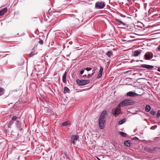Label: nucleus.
Listing matches in <instances>:
<instances>
[{
	"instance_id": "f257e3e1",
	"label": "nucleus",
	"mask_w": 160,
	"mask_h": 160,
	"mask_svg": "<svg viewBox=\"0 0 160 160\" xmlns=\"http://www.w3.org/2000/svg\"><path fill=\"white\" fill-rule=\"evenodd\" d=\"M134 102L132 100L125 99L124 100L120 103V105L121 107H123L126 106L132 105Z\"/></svg>"
},
{
	"instance_id": "f03ea898",
	"label": "nucleus",
	"mask_w": 160,
	"mask_h": 160,
	"mask_svg": "<svg viewBox=\"0 0 160 160\" xmlns=\"http://www.w3.org/2000/svg\"><path fill=\"white\" fill-rule=\"evenodd\" d=\"M77 83L79 86H83L88 84L90 82L89 80H80L77 79L76 80Z\"/></svg>"
},
{
	"instance_id": "7ed1b4c3",
	"label": "nucleus",
	"mask_w": 160,
	"mask_h": 160,
	"mask_svg": "<svg viewBox=\"0 0 160 160\" xmlns=\"http://www.w3.org/2000/svg\"><path fill=\"white\" fill-rule=\"evenodd\" d=\"M105 120L104 119H101L99 118L98 121V124L99 128L101 129H103L105 127L104 123Z\"/></svg>"
},
{
	"instance_id": "20e7f679",
	"label": "nucleus",
	"mask_w": 160,
	"mask_h": 160,
	"mask_svg": "<svg viewBox=\"0 0 160 160\" xmlns=\"http://www.w3.org/2000/svg\"><path fill=\"white\" fill-rule=\"evenodd\" d=\"M105 6V3L103 2H97L96 3L95 6L98 9H102Z\"/></svg>"
},
{
	"instance_id": "39448f33",
	"label": "nucleus",
	"mask_w": 160,
	"mask_h": 160,
	"mask_svg": "<svg viewBox=\"0 0 160 160\" xmlns=\"http://www.w3.org/2000/svg\"><path fill=\"white\" fill-rule=\"evenodd\" d=\"M137 67L146 68L149 70H152L154 68V66H152L145 64H141L140 66H137Z\"/></svg>"
},
{
	"instance_id": "423d86ee",
	"label": "nucleus",
	"mask_w": 160,
	"mask_h": 160,
	"mask_svg": "<svg viewBox=\"0 0 160 160\" xmlns=\"http://www.w3.org/2000/svg\"><path fill=\"white\" fill-rule=\"evenodd\" d=\"M79 137L78 135H72L70 140L71 144H75V141H76L79 139Z\"/></svg>"
},
{
	"instance_id": "0eeeda50",
	"label": "nucleus",
	"mask_w": 160,
	"mask_h": 160,
	"mask_svg": "<svg viewBox=\"0 0 160 160\" xmlns=\"http://www.w3.org/2000/svg\"><path fill=\"white\" fill-rule=\"evenodd\" d=\"M138 95V94L135 93L133 92L130 91L127 93V96L128 97L130 96L131 97H134Z\"/></svg>"
},
{
	"instance_id": "6e6552de",
	"label": "nucleus",
	"mask_w": 160,
	"mask_h": 160,
	"mask_svg": "<svg viewBox=\"0 0 160 160\" xmlns=\"http://www.w3.org/2000/svg\"><path fill=\"white\" fill-rule=\"evenodd\" d=\"M115 21L117 23L118 25H120L121 27H124L125 26V23H123L120 19L115 18Z\"/></svg>"
},
{
	"instance_id": "1a4fd4ad",
	"label": "nucleus",
	"mask_w": 160,
	"mask_h": 160,
	"mask_svg": "<svg viewBox=\"0 0 160 160\" xmlns=\"http://www.w3.org/2000/svg\"><path fill=\"white\" fill-rule=\"evenodd\" d=\"M7 11V8H6L0 10V16L4 15Z\"/></svg>"
},
{
	"instance_id": "9d476101",
	"label": "nucleus",
	"mask_w": 160,
	"mask_h": 160,
	"mask_svg": "<svg viewBox=\"0 0 160 160\" xmlns=\"http://www.w3.org/2000/svg\"><path fill=\"white\" fill-rule=\"evenodd\" d=\"M107 112L106 111H103L101 113L99 118L105 119V116Z\"/></svg>"
},
{
	"instance_id": "9b49d317",
	"label": "nucleus",
	"mask_w": 160,
	"mask_h": 160,
	"mask_svg": "<svg viewBox=\"0 0 160 160\" xmlns=\"http://www.w3.org/2000/svg\"><path fill=\"white\" fill-rule=\"evenodd\" d=\"M124 144L125 146L129 147L131 145V141L130 140H126L124 142Z\"/></svg>"
},
{
	"instance_id": "f8f14e48",
	"label": "nucleus",
	"mask_w": 160,
	"mask_h": 160,
	"mask_svg": "<svg viewBox=\"0 0 160 160\" xmlns=\"http://www.w3.org/2000/svg\"><path fill=\"white\" fill-rule=\"evenodd\" d=\"M141 53V52L139 50H136L133 53V55L135 57H137L138 56V55L140 54Z\"/></svg>"
},
{
	"instance_id": "ddd939ff",
	"label": "nucleus",
	"mask_w": 160,
	"mask_h": 160,
	"mask_svg": "<svg viewBox=\"0 0 160 160\" xmlns=\"http://www.w3.org/2000/svg\"><path fill=\"white\" fill-rule=\"evenodd\" d=\"M70 90L69 89L66 87H65L64 88L63 92L64 94L67 93H69Z\"/></svg>"
},
{
	"instance_id": "4468645a",
	"label": "nucleus",
	"mask_w": 160,
	"mask_h": 160,
	"mask_svg": "<svg viewBox=\"0 0 160 160\" xmlns=\"http://www.w3.org/2000/svg\"><path fill=\"white\" fill-rule=\"evenodd\" d=\"M20 122H19V120H17V123L16 125L17 127L20 130H22V129L21 128V125L20 124Z\"/></svg>"
},
{
	"instance_id": "2eb2a0df",
	"label": "nucleus",
	"mask_w": 160,
	"mask_h": 160,
	"mask_svg": "<svg viewBox=\"0 0 160 160\" xmlns=\"http://www.w3.org/2000/svg\"><path fill=\"white\" fill-rule=\"evenodd\" d=\"M5 92V90L4 88L0 87V96L3 95Z\"/></svg>"
},
{
	"instance_id": "dca6fc26",
	"label": "nucleus",
	"mask_w": 160,
	"mask_h": 160,
	"mask_svg": "<svg viewBox=\"0 0 160 160\" xmlns=\"http://www.w3.org/2000/svg\"><path fill=\"white\" fill-rule=\"evenodd\" d=\"M144 58L146 60H149L151 59L150 56L149 55L146 53L144 55Z\"/></svg>"
},
{
	"instance_id": "f3484780",
	"label": "nucleus",
	"mask_w": 160,
	"mask_h": 160,
	"mask_svg": "<svg viewBox=\"0 0 160 160\" xmlns=\"http://www.w3.org/2000/svg\"><path fill=\"white\" fill-rule=\"evenodd\" d=\"M106 55L108 57H110L112 55V51H108L106 53Z\"/></svg>"
},
{
	"instance_id": "a211bd4d",
	"label": "nucleus",
	"mask_w": 160,
	"mask_h": 160,
	"mask_svg": "<svg viewBox=\"0 0 160 160\" xmlns=\"http://www.w3.org/2000/svg\"><path fill=\"white\" fill-rule=\"evenodd\" d=\"M66 74H67V72H65V73H64V75H63L62 76V82L64 83H65L66 82Z\"/></svg>"
},
{
	"instance_id": "6ab92c4d",
	"label": "nucleus",
	"mask_w": 160,
	"mask_h": 160,
	"mask_svg": "<svg viewBox=\"0 0 160 160\" xmlns=\"http://www.w3.org/2000/svg\"><path fill=\"white\" fill-rule=\"evenodd\" d=\"M121 107V105H120V103L118 104V105L117 107L116 108L115 112H120V108Z\"/></svg>"
},
{
	"instance_id": "aec40b11",
	"label": "nucleus",
	"mask_w": 160,
	"mask_h": 160,
	"mask_svg": "<svg viewBox=\"0 0 160 160\" xmlns=\"http://www.w3.org/2000/svg\"><path fill=\"white\" fill-rule=\"evenodd\" d=\"M151 109L150 106L149 105H147L145 107V110L147 112H149L150 111Z\"/></svg>"
},
{
	"instance_id": "412c9836",
	"label": "nucleus",
	"mask_w": 160,
	"mask_h": 160,
	"mask_svg": "<svg viewBox=\"0 0 160 160\" xmlns=\"http://www.w3.org/2000/svg\"><path fill=\"white\" fill-rule=\"evenodd\" d=\"M119 133L122 137H127V134L123 132H119Z\"/></svg>"
},
{
	"instance_id": "4be33fe9",
	"label": "nucleus",
	"mask_w": 160,
	"mask_h": 160,
	"mask_svg": "<svg viewBox=\"0 0 160 160\" xmlns=\"http://www.w3.org/2000/svg\"><path fill=\"white\" fill-rule=\"evenodd\" d=\"M64 155V157L65 158H66L67 159L66 160H67V159H68V160L70 159V156L67 152H65Z\"/></svg>"
},
{
	"instance_id": "5701e85b",
	"label": "nucleus",
	"mask_w": 160,
	"mask_h": 160,
	"mask_svg": "<svg viewBox=\"0 0 160 160\" xmlns=\"http://www.w3.org/2000/svg\"><path fill=\"white\" fill-rule=\"evenodd\" d=\"M144 149L145 151L149 152H151L152 151V149L149 148L145 147Z\"/></svg>"
},
{
	"instance_id": "b1692460",
	"label": "nucleus",
	"mask_w": 160,
	"mask_h": 160,
	"mask_svg": "<svg viewBox=\"0 0 160 160\" xmlns=\"http://www.w3.org/2000/svg\"><path fill=\"white\" fill-rule=\"evenodd\" d=\"M126 120L125 118H123L121 120H120L119 121L118 124H119L121 125L123 124L126 122Z\"/></svg>"
},
{
	"instance_id": "393cba45",
	"label": "nucleus",
	"mask_w": 160,
	"mask_h": 160,
	"mask_svg": "<svg viewBox=\"0 0 160 160\" xmlns=\"http://www.w3.org/2000/svg\"><path fill=\"white\" fill-rule=\"evenodd\" d=\"M35 49H36V48L34 47V48L33 50H32V51L31 52L30 54V56L31 57L33 56V55H34L35 54V53H34L35 52Z\"/></svg>"
},
{
	"instance_id": "a878e982",
	"label": "nucleus",
	"mask_w": 160,
	"mask_h": 160,
	"mask_svg": "<svg viewBox=\"0 0 160 160\" xmlns=\"http://www.w3.org/2000/svg\"><path fill=\"white\" fill-rule=\"evenodd\" d=\"M18 117H16V116H13L12 118V121H16L17 122V120H17Z\"/></svg>"
},
{
	"instance_id": "bb28decb",
	"label": "nucleus",
	"mask_w": 160,
	"mask_h": 160,
	"mask_svg": "<svg viewBox=\"0 0 160 160\" xmlns=\"http://www.w3.org/2000/svg\"><path fill=\"white\" fill-rule=\"evenodd\" d=\"M120 112H114L113 113V114L114 115L115 117H117L119 115V114L120 113Z\"/></svg>"
},
{
	"instance_id": "cd10ccee",
	"label": "nucleus",
	"mask_w": 160,
	"mask_h": 160,
	"mask_svg": "<svg viewBox=\"0 0 160 160\" xmlns=\"http://www.w3.org/2000/svg\"><path fill=\"white\" fill-rule=\"evenodd\" d=\"M103 71V68L101 67L100 66V69L98 73L100 74H102V72Z\"/></svg>"
},
{
	"instance_id": "c85d7f7f",
	"label": "nucleus",
	"mask_w": 160,
	"mask_h": 160,
	"mask_svg": "<svg viewBox=\"0 0 160 160\" xmlns=\"http://www.w3.org/2000/svg\"><path fill=\"white\" fill-rule=\"evenodd\" d=\"M62 126H66L68 124V122L67 121L65 122H62Z\"/></svg>"
},
{
	"instance_id": "c756f323",
	"label": "nucleus",
	"mask_w": 160,
	"mask_h": 160,
	"mask_svg": "<svg viewBox=\"0 0 160 160\" xmlns=\"http://www.w3.org/2000/svg\"><path fill=\"white\" fill-rule=\"evenodd\" d=\"M160 116V110H158V111L157 113L156 114V117L159 118Z\"/></svg>"
},
{
	"instance_id": "7c9ffc66",
	"label": "nucleus",
	"mask_w": 160,
	"mask_h": 160,
	"mask_svg": "<svg viewBox=\"0 0 160 160\" xmlns=\"http://www.w3.org/2000/svg\"><path fill=\"white\" fill-rule=\"evenodd\" d=\"M92 69V68H85L84 70H86V71H88L91 70Z\"/></svg>"
},
{
	"instance_id": "2f4dec72",
	"label": "nucleus",
	"mask_w": 160,
	"mask_h": 160,
	"mask_svg": "<svg viewBox=\"0 0 160 160\" xmlns=\"http://www.w3.org/2000/svg\"><path fill=\"white\" fill-rule=\"evenodd\" d=\"M150 113L152 115H154L155 114V112L152 110H151L150 112Z\"/></svg>"
},
{
	"instance_id": "473e14b6",
	"label": "nucleus",
	"mask_w": 160,
	"mask_h": 160,
	"mask_svg": "<svg viewBox=\"0 0 160 160\" xmlns=\"http://www.w3.org/2000/svg\"><path fill=\"white\" fill-rule=\"evenodd\" d=\"M85 70H82L80 71V74L79 75V76H80L82 75L83 73Z\"/></svg>"
},
{
	"instance_id": "72a5a7b5",
	"label": "nucleus",
	"mask_w": 160,
	"mask_h": 160,
	"mask_svg": "<svg viewBox=\"0 0 160 160\" xmlns=\"http://www.w3.org/2000/svg\"><path fill=\"white\" fill-rule=\"evenodd\" d=\"M102 74H100L98 73L97 77V78L98 79L100 78V77L102 76Z\"/></svg>"
},
{
	"instance_id": "f704fd0d",
	"label": "nucleus",
	"mask_w": 160,
	"mask_h": 160,
	"mask_svg": "<svg viewBox=\"0 0 160 160\" xmlns=\"http://www.w3.org/2000/svg\"><path fill=\"white\" fill-rule=\"evenodd\" d=\"M43 41L41 39L38 42V43L41 45L42 44H43Z\"/></svg>"
},
{
	"instance_id": "c9c22d12",
	"label": "nucleus",
	"mask_w": 160,
	"mask_h": 160,
	"mask_svg": "<svg viewBox=\"0 0 160 160\" xmlns=\"http://www.w3.org/2000/svg\"><path fill=\"white\" fill-rule=\"evenodd\" d=\"M87 76L86 75H82L81 76V78H87Z\"/></svg>"
},
{
	"instance_id": "e433bc0d",
	"label": "nucleus",
	"mask_w": 160,
	"mask_h": 160,
	"mask_svg": "<svg viewBox=\"0 0 160 160\" xmlns=\"http://www.w3.org/2000/svg\"><path fill=\"white\" fill-rule=\"evenodd\" d=\"M92 73L91 74V75L92 76H93L95 72V70H93L92 71Z\"/></svg>"
},
{
	"instance_id": "4c0bfd02",
	"label": "nucleus",
	"mask_w": 160,
	"mask_h": 160,
	"mask_svg": "<svg viewBox=\"0 0 160 160\" xmlns=\"http://www.w3.org/2000/svg\"><path fill=\"white\" fill-rule=\"evenodd\" d=\"M92 76L91 75V74H88L87 77V78H89L90 77Z\"/></svg>"
},
{
	"instance_id": "58836bf2",
	"label": "nucleus",
	"mask_w": 160,
	"mask_h": 160,
	"mask_svg": "<svg viewBox=\"0 0 160 160\" xmlns=\"http://www.w3.org/2000/svg\"><path fill=\"white\" fill-rule=\"evenodd\" d=\"M157 71L158 72H160V67L158 68V69Z\"/></svg>"
},
{
	"instance_id": "ea45409f",
	"label": "nucleus",
	"mask_w": 160,
	"mask_h": 160,
	"mask_svg": "<svg viewBox=\"0 0 160 160\" xmlns=\"http://www.w3.org/2000/svg\"><path fill=\"white\" fill-rule=\"evenodd\" d=\"M158 50L159 51H160V48H158Z\"/></svg>"
},
{
	"instance_id": "a19ab883",
	"label": "nucleus",
	"mask_w": 160,
	"mask_h": 160,
	"mask_svg": "<svg viewBox=\"0 0 160 160\" xmlns=\"http://www.w3.org/2000/svg\"><path fill=\"white\" fill-rule=\"evenodd\" d=\"M140 61L141 62H143V61H142V60H140Z\"/></svg>"
},
{
	"instance_id": "79ce46f5",
	"label": "nucleus",
	"mask_w": 160,
	"mask_h": 160,
	"mask_svg": "<svg viewBox=\"0 0 160 160\" xmlns=\"http://www.w3.org/2000/svg\"><path fill=\"white\" fill-rule=\"evenodd\" d=\"M156 69V68H153V69Z\"/></svg>"
},
{
	"instance_id": "37998d69",
	"label": "nucleus",
	"mask_w": 160,
	"mask_h": 160,
	"mask_svg": "<svg viewBox=\"0 0 160 160\" xmlns=\"http://www.w3.org/2000/svg\"><path fill=\"white\" fill-rule=\"evenodd\" d=\"M135 138H136V139H138V138H137V137H136Z\"/></svg>"
},
{
	"instance_id": "c03bdc74",
	"label": "nucleus",
	"mask_w": 160,
	"mask_h": 160,
	"mask_svg": "<svg viewBox=\"0 0 160 160\" xmlns=\"http://www.w3.org/2000/svg\"><path fill=\"white\" fill-rule=\"evenodd\" d=\"M138 61H139V60H137V61H136V62H138Z\"/></svg>"
},
{
	"instance_id": "a18cd8bd",
	"label": "nucleus",
	"mask_w": 160,
	"mask_h": 160,
	"mask_svg": "<svg viewBox=\"0 0 160 160\" xmlns=\"http://www.w3.org/2000/svg\"><path fill=\"white\" fill-rule=\"evenodd\" d=\"M17 1H18V0H17Z\"/></svg>"
}]
</instances>
